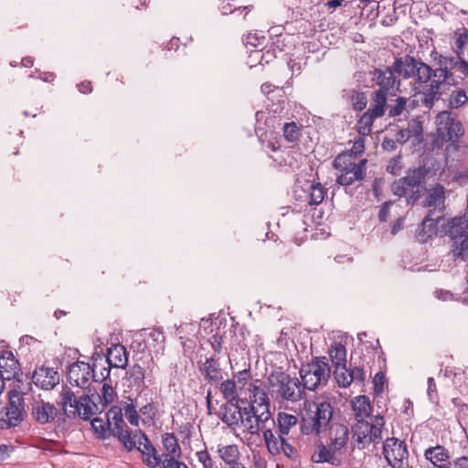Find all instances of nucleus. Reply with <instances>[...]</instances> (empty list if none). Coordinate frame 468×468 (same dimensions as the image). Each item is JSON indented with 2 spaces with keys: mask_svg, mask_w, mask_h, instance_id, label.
I'll list each match as a JSON object with an SVG mask.
<instances>
[{
  "mask_svg": "<svg viewBox=\"0 0 468 468\" xmlns=\"http://www.w3.org/2000/svg\"><path fill=\"white\" fill-rule=\"evenodd\" d=\"M303 125L296 122H284L282 124L283 137L289 143L297 142L302 135Z\"/></svg>",
  "mask_w": 468,
  "mask_h": 468,
  "instance_id": "obj_41",
  "label": "nucleus"
},
{
  "mask_svg": "<svg viewBox=\"0 0 468 468\" xmlns=\"http://www.w3.org/2000/svg\"><path fill=\"white\" fill-rule=\"evenodd\" d=\"M124 416L128 420V421L131 423V425L138 426L139 423V414L136 410L135 406L131 404H126L124 406Z\"/></svg>",
  "mask_w": 468,
  "mask_h": 468,
  "instance_id": "obj_53",
  "label": "nucleus"
},
{
  "mask_svg": "<svg viewBox=\"0 0 468 468\" xmlns=\"http://www.w3.org/2000/svg\"><path fill=\"white\" fill-rule=\"evenodd\" d=\"M440 89L435 88L432 83L430 84L427 90L423 92L422 103L425 107L431 109L433 106L434 101L440 98Z\"/></svg>",
  "mask_w": 468,
  "mask_h": 468,
  "instance_id": "obj_51",
  "label": "nucleus"
},
{
  "mask_svg": "<svg viewBox=\"0 0 468 468\" xmlns=\"http://www.w3.org/2000/svg\"><path fill=\"white\" fill-rule=\"evenodd\" d=\"M149 337L157 345H163L165 343V335L160 328H152L149 333Z\"/></svg>",
  "mask_w": 468,
  "mask_h": 468,
  "instance_id": "obj_62",
  "label": "nucleus"
},
{
  "mask_svg": "<svg viewBox=\"0 0 468 468\" xmlns=\"http://www.w3.org/2000/svg\"><path fill=\"white\" fill-rule=\"evenodd\" d=\"M365 151V141L362 137H359L355 140L354 144L352 148L350 149L349 153L354 156V159L356 155L361 154Z\"/></svg>",
  "mask_w": 468,
  "mask_h": 468,
  "instance_id": "obj_59",
  "label": "nucleus"
},
{
  "mask_svg": "<svg viewBox=\"0 0 468 468\" xmlns=\"http://www.w3.org/2000/svg\"><path fill=\"white\" fill-rule=\"evenodd\" d=\"M92 397L94 398V400L98 402V404L101 407V411L103 410L105 406L112 403L115 397L116 392L114 391L112 386L108 383H103L102 388H101V395L99 394H92Z\"/></svg>",
  "mask_w": 468,
  "mask_h": 468,
  "instance_id": "obj_40",
  "label": "nucleus"
},
{
  "mask_svg": "<svg viewBox=\"0 0 468 468\" xmlns=\"http://www.w3.org/2000/svg\"><path fill=\"white\" fill-rule=\"evenodd\" d=\"M376 119H378V117L366 111L357 122L358 133L363 136L368 135L372 131V125Z\"/></svg>",
  "mask_w": 468,
  "mask_h": 468,
  "instance_id": "obj_44",
  "label": "nucleus"
},
{
  "mask_svg": "<svg viewBox=\"0 0 468 468\" xmlns=\"http://www.w3.org/2000/svg\"><path fill=\"white\" fill-rule=\"evenodd\" d=\"M350 378H353V383L362 385L366 380V372L361 367H354L349 368Z\"/></svg>",
  "mask_w": 468,
  "mask_h": 468,
  "instance_id": "obj_55",
  "label": "nucleus"
},
{
  "mask_svg": "<svg viewBox=\"0 0 468 468\" xmlns=\"http://www.w3.org/2000/svg\"><path fill=\"white\" fill-rule=\"evenodd\" d=\"M161 468H188L184 463L176 460V457H169L162 459L160 462Z\"/></svg>",
  "mask_w": 468,
  "mask_h": 468,
  "instance_id": "obj_57",
  "label": "nucleus"
},
{
  "mask_svg": "<svg viewBox=\"0 0 468 468\" xmlns=\"http://www.w3.org/2000/svg\"><path fill=\"white\" fill-rule=\"evenodd\" d=\"M197 457L203 468H218L216 462L213 461L207 450L197 452Z\"/></svg>",
  "mask_w": 468,
  "mask_h": 468,
  "instance_id": "obj_54",
  "label": "nucleus"
},
{
  "mask_svg": "<svg viewBox=\"0 0 468 468\" xmlns=\"http://www.w3.org/2000/svg\"><path fill=\"white\" fill-rule=\"evenodd\" d=\"M334 367L346 365V349L341 343H334L328 351Z\"/></svg>",
  "mask_w": 468,
  "mask_h": 468,
  "instance_id": "obj_37",
  "label": "nucleus"
},
{
  "mask_svg": "<svg viewBox=\"0 0 468 468\" xmlns=\"http://www.w3.org/2000/svg\"><path fill=\"white\" fill-rule=\"evenodd\" d=\"M383 454L392 468H405L409 463V452L404 441L388 438L383 442Z\"/></svg>",
  "mask_w": 468,
  "mask_h": 468,
  "instance_id": "obj_13",
  "label": "nucleus"
},
{
  "mask_svg": "<svg viewBox=\"0 0 468 468\" xmlns=\"http://www.w3.org/2000/svg\"><path fill=\"white\" fill-rule=\"evenodd\" d=\"M107 423L112 436L117 437L119 441L128 451L132 452L134 447L131 443V434L124 420L122 410L120 407H112L106 413Z\"/></svg>",
  "mask_w": 468,
  "mask_h": 468,
  "instance_id": "obj_11",
  "label": "nucleus"
},
{
  "mask_svg": "<svg viewBox=\"0 0 468 468\" xmlns=\"http://www.w3.org/2000/svg\"><path fill=\"white\" fill-rule=\"evenodd\" d=\"M386 170L388 173L393 176L399 175L401 171L400 155L391 158L387 165Z\"/></svg>",
  "mask_w": 468,
  "mask_h": 468,
  "instance_id": "obj_56",
  "label": "nucleus"
},
{
  "mask_svg": "<svg viewBox=\"0 0 468 468\" xmlns=\"http://www.w3.org/2000/svg\"><path fill=\"white\" fill-rule=\"evenodd\" d=\"M267 395L279 403H296L303 399L304 388L300 379L285 371H272L267 377Z\"/></svg>",
  "mask_w": 468,
  "mask_h": 468,
  "instance_id": "obj_3",
  "label": "nucleus"
},
{
  "mask_svg": "<svg viewBox=\"0 0 468 468\" xmlns=\"http://www.w3.org/2000/svg\"><path fill=\"white\" fill-rule=\"evenodd\" d=\"M339 451L332 447L329 443L325 446L321 441H318L315 450L311 456V460L316 463H329L334 466L341 464V458L338 456Z\"/></svg>",
  "mask_w": 468,
  "mask_h": 468,
  "instance_id": "obj_20",
  "label": "nucleus"
},
{
  "mask_svg": "<svg viewBox=\"0 0 468 468\" xmlns=\"http://www.w3.org/2000/svg\"><path fill=\"white\" fill-rule=\"evenodd\" d=\"M282 452L290 459H294L296 457V449L287 441L286 438L284 439L282 445L279 448V454Z\"/></svg>",
  "mask_w": 468,
  "mask_h": 468,
  "instance_id": "obj_58",
  "label": "nucleus"
},
{
  "mask_svg": "<svg viewBox=\"0 0 468 468\" xmlns=\"http://www.w3.org/2000/svg\"><path fill=\"white\" fill-rule=\"evenodd\" d=\"M60 405L69 418L75 419L80 414L78 398L69 387H63L60 392Z\"/></svg>",
  "mask_w": 468,
  "mask_h": 468,
  "instance_id": "obj_27",
  "label": "nucleus"
},
{
  "mask_svg": "<svg viewBox=\"0 0 468 468\" xmlns=\"http://www.w3.org/2000/svg\"><path fill=\"white\" fill-rule=\"evenodd\" d=\"M57 414V408L41 399H34L31 405V416L38 424L44 425L52 422Z\"/></svg>",
  "mask_w": 468,
  "mask_h": 468,
  "instance_id": "obj_18",
  "label": "nucleus"
},
{
  "mask_svg": "<svg viewBox=\"0 0 468 468\" xmlns=\"http://www.w3.org/2000/svg\"><path fill=\"white\" fill-rule=\"evenodd\" d=\"M240 395L249 393L248 406L249 411H254L255 421L262 429V424L268 421L271 417V401L266 390L262 388L261 379H253L250 369L240 370L233 375L232 378Z\"/></svg>",
  "mask_w": 468,
  "mask_h": 468,
  "instance_id": "obj_2",
  "label": "nucleus"
},
{
  "mask_svg": "<svg viewBox=\"0 0 468 468\" xmlns=\"http://www.w3.org/2000/svg\"><path fill=\"white\" fill-rule=\"evenodd\" d=\"M424 457L436 468H450V452L442 445L431 446L424 451Z\"/></svg>",
  "mask_w": 468,
  "mask_h": 468,
  "instance_id": "obj_22",
  "label": "nucleus"
},
{
  "mask_svg": "<svg viewBox=\"0 0 468 468\" xmlns=\"http://www.w3.org/2000/svg\"><path fill=\"white\" fill-rule=\"evenodd\" d=\"M201 326H203L205 330L210 327V333H213L215 330L214 324L209 319H202ZM216 330L217 332L209 338V343L214 352L219 354L222 350L223 336L218 333V326H216Z\"/></svg>",
  "mask_w": 468,
  "mask_h": 468,
  "instance_id": "obj_39",
  "label": "nucleus"
},
{
  "mask_svg": "<svg viewBox=\"0 0 468 468\" xmlns=\"http://www.w3.org/2000/svg\"><path fill=\"white\" fill-rule=\"evenodd\" d=\"M468 101L466 92L462 89L453 90L448 99V105L451 109H458Z\"/></svg>",
  "mask_w": 468,
  "mask_h": 468,
  "instance_id": "obj_47",
  "label": "nucleus"
},
{
  "mask_svg": "<svg viewBox=\"0 0 468 468\" xmlns=\"http://www.w3.org/2000/svg\"><path fill=\"white\" fill-rule=\"evenodd\" d=\"M78 408H80V414L77 417L81 420H88L91 416L101 412L100 405L94 400L92 395L83 394L78 398Z\"/></svg>",
  "mask_w": 468,
  "mask_h": 468,
  "instance_id": "obj_28",
  "label": "nucleus"
},
{
  "mask_svg": "<svg viewBox=\"0 0 468 468\" xmlns=\"http://www.w3.org/2000/svg\"><path fill=\"white\" fill-rule=\"evenodd\" d=\"M269 421H271L273 427L276 425L275 420L271 418L268 421L262 424L263 428L261 429L260 431H262L263 439L268 452L271 455L275 456L279 454V448L281 445H282L285 436L282 435L279 431H274L271 428H268L266 425Z\"/></svg>",
  "mask_w": 468,
  "mask_h": 468,
  "instance_id": "obj_21",
  "label": "nucleus"
},
{
  "mask_svg": "<svg viewBox=\"0 0 468 468\" xmlns=\"http://www.w3.org/2000/svg\"><path fill=\"white\" fill-rule=\"evenodd\" d=\"M410 136H411L410 129H400L396 133L395 140L397 141L398 144H403L406 142H408V140L410 138Z\"/></svg>",
  "mask_w": 468,
  "mask_h": 468,
  "instance_id": "obj_64",
  "label": "nucleus"
},
{
  "mask_svg": "<svg viewBox=\"0 0 468 468\" xmlns=\"http://www.w3.org/2000/svg\"><path fill=\"white\" fill-rule=\"evenodd\" d=\"M438 136L446 142L455 141L463 134L462 123L450 112H441L436 117Z\"/></svg>",
  "mask_w": 468,
  "mask_h": 468,
  "instance_id": "obj_16",
  "label": "nucleus"
},
{
  "mask_svg": "<svg viewBox=\"0 0 468 468\" xmlns=\"http://www.w3.org/2000/svg\"><path fill=\"white\" fill-rule=\"evenodd\" d=\"M406 197V203L407 205L413 206L416 204L420 198L421 197V190L417 187L416 189H413L408 193L407 196H404Z\"/></svg>",
  "mask_w": 468,
  "mask_h": 468,
  "instance_id": "obj_63",
  "label": "nucleus"
},
{
  "mask_svg": "<svg viewBox=\"0 0 468 468\" xmlns=\"http://www.w3.org/2000/svg\"><path fill=\"white\" fill-rule=\"evenodd\" d=\"M388 94L383 93L381 90H374L371 93V102L369 108L367 111L370 112L372 114L378 116V118L384 116L388 109Z\"/></svg>",
  "mask_w": 468,
  "mask_h": 468,
  "instance_id": "obj_31",
  "label": "nucleus"
},
{
  "mask_svg": "<svg viewBox=\"0 0 468 468\" xmlns=\"http://www.w3.org/2000/svg\"><path fill=\"white\" fill-rule=\"evenodd\" d=\"M217 452L220 459L228 464L235 463V461L239 460V450L236 444L218 445Z\"/></svg>",
  "mask_w": 468,
  "mask_h": 468,
  "instance_id": "obj_36",
  "label": "nucleus"
},
{
  "mask_svg": "<svg viewBox=\"0 0 468 468\" xmlns=\"http://www.w3.org/2000/svg\"><path fill=\"white\" fill-rule=\"evenodd\" d=\"M394 69L405 79L414 78L416 83L420 85L431 82L432 68L414 57L407 55L397 58L394 61Z\"/></svg>",
  "mask_w": 468,
  "mask_h": 468,
  "instance_id": "obj_8",
  "label": "nucleus"
},
{
  "mask_svg": "<svg viewBox=\"0 0 468 468\" xmlns=\"http://www.w3.org/2000/svg\"><path fill=\"white\" fill-rule=\"evenodd\" d=\"M452 49L458 57L463 54L464 48L468 46V29L462 28L454 32Z\"/></svg>",
  "mask_w": 468,
  "mask_h": 468,
  "instance_id": "obj_43",
  "label": "nucleus"
},
{
  "mask_svg": "<svg viewBox=\"0 0 468 468\" xmlns=\"http://www.w3.org/2000/svg\"><path fill=\"white\" fill-rule=\"evenodd\" d=\"M409 102V99L405 97H398L393 101V104L388 107V116L389 117H397L403 113V112L407 109Z\"/></svg>",
  "mask_w": 468,
  "mask_h": 468,
  "instance_id": "obj_49",
  "label": "nucleus"
},
{
  "mask_svg": "<svg viewBox=\"0 0 468 468\" xmlns=\"http://www.w3.org/2000/svg\"><path fill=\"white\" fill-rule=\"evenodd\" d=\"M130 441L134 445L133 451L136 449L142 453L143 461L148 467L155 468L160 465L162 456L157 453L144 432L141 430L135 431L131 434Z\"/></svg>",
  "mask_w": 468,
  "mask_h": 468,
  "instance_id": "obj_15",
  "label": "nucleus"
},
{
  "mask_svg": "<svg viewBox=\"0 0 468 468\" xmlns=\"http://www.w3.org/2000/svg\"><path fill=\"white\" fill-rule=\"evenodd\" d=\"M384 425V418L380 415H376L370 418V421L366 420L356 422L352 430L354 436L356 437L357 443L365 447L370 443L378 444L382 441V429Z\"/></svg>",
  "mask_w": 468,
  "mask_h": 468,
  "instance_id": "obj_9",
  "label": "nucleus"
},
{
  "mask_svg": "<svg viewBox=\"0 0 468 468\" xmlns=\"http://www.w3.org/2000/svg\"><path fill=\"white\" fill-rule=\"evenodd\" d=\"M445 188L441 184L431 187L424 200V207L432 208V214L436 210L441 211L444 208Z\"/></svg>",
  "mask_w": 468,
  "mask_h": 468,
  "instance_id": "obj_26",
  "label": "nucleus"
},
{
  "mask_svg": "<svg viewBox=\"0 0 468 468\" xmlns=\"http://www.w3.org/2000/svg\"><path fill=\"white\" fill-rule=\"evenodd\" d=\"M313 406L314 410L310 408L302 416L300 429L303 434L320 436L335 421L334 408L326 400L314 402Z\"/></svg>",
  "mask_w": 468,
  "mask_h": 468,
  "instance_id": "obj_4",
  "label": "nucleus"
},
{
  "mask_svg": "<svg viewBox=\"0 0 468 468\" xmlns=\"http://www.w3.org/2000/svg\"><path fill=\"white\" fill-rule=\"evenodd\" d=\"M352 107L355 111L361 112L367 105V97L366 92L360 90H353L350 96Z\"/></svg>",
  "mask_w": 468,
  "mask_h": 468,
  "instance_id": "obj_50",
  "label": "nucleus"
},
{
  "mask_svg": "<svg viewBox=\"0 0 468 468\" xmlns=\"http://www.w3.org/2000/svg\"><path fill=\"white\" fill-rule=\"evenodd\" d=\"M298 422V418L295 415L286 412H279L277 415L278 430L282 435H288L291 428L295 426Z\"/></svg>",
  "mask_w": 468,
  "mask_h": 468,
  "instance_id": "obj_38",
  "label": "nucleus"
},
{
  "mask_svg": "<svg viewBox=\"0 0 468 468\" xmlns=\"http://www.w3.org/2000/svg\"><path fill=\"white\" fill-rule=\"evenodd\" d=\"M32 380L37 387L45 390H50L58 385L60 378L58 371L53 367L42 366L35 369Z\"/></svg>",
  "mask_w": 468,
  "mask_h": 468,
  "instance_id": "obj_19",
  "label": "nucleus"
},
{
  "mask_svg": "<svg viewBox=\"0 0 468 468\" xmlns=\"http://www.w3.org/2000/svg\"><path fill=\"white\" fill-rule=\"evenodd\" d=\"M452 69L434 68L432 69L431 83L435 88H441V85L446 83L452 77Z\"/></svg>",
  "mask_w": 468,
  "mask_h": 468,
  "instance_id": "obj_45",
  "label": "nucleus"
},
{
  "mask_svg": "<svg viewBox=\"0 0 468 468\" xmlns=\"http://www.w3.org/2000/svg\"><path fill=\"white\" fill-rule=\"evenodd\" d=\"M385 383V376L382 372H378L373 379L374 391L376 394H380L383 392Z\"/></svg>",
  "mask_w": 468,
  "mask_h": 468,
  "instance_id": "obj_60",
  "label": "nucleus"
},
{
  "mask_svg": "<svg viewBox=\"0 0 468 468\" xmlns=\"http://www.w3.org/2000/svg\"><path fill=\"white\" fill-rule=\"evenodd\" d=\"M352 408L355 412L356 422L366 420L367 418L370 417L372 407L368 397H356L352 400Z\"/></svg>",
  "mask_w": 468,
  "mask_h": 468,
  "instance_id": "obj_32",
  "label": "nucleus"
},
{
  "mask_svg": "<svg viewBox=\"0 0 468 468\" xmlns=\"http://www.w3.org/2000/svg\"><path fill=\"white\" fill-rule=\"evenodd\" d=\"M431 58L433 60L434 68L456 69L462 72L461 63L462 58L447 57L440 54L436 49L431 52Z\"/></svg>",
  "mask_w": 468,
  "mask_h": 468,
  "instance_id": "obj_34",
  "label": "nucleus"
},
{
  "mask_svg": "<svg viewBox=\"0 0 468 468\" xmlns=\"http://www.w3.org/2000/svg\"><path fill=\"white\" fill-rule=\"evenodd\" d=\"M428 388L427 394L431 401L435 402L438 399V392L436 388V383L433 378H428Z\"/></svg>",
  "mask_w": 468,
  "mask_h": 468,
  "instance_id": "obj_61",
  "label": "nucleus"
},
{
  "mask_svg": "<svg viewBox=\"0 0 468 468\" xmlns=\"http://www.w3.org/2000/svg\"><path fill=\"white\" fill-rule=\"evenodd\" d=\"M335 378L341 388H347L353 383V378H350L349 369L345 366H336L334 370Z\"/></svg>",
  "mask_w": 468,
  "mask_h": 468,
  "instance_id": "obj_46",
  "label": "nucleus"
},
{
  "mask_svg": "<svg viewBox=\"0 0 468 468\" xmlns=\"http://www.w3.org/2000/svg\"><path fill=\"white\" fill-rule=\"evenodd\" d=\"M299 373L304 390L314 391L319 386L327 384L331 368L325 356H316L310 363L303 365Z\"/></svg>",
  "mask_w": 468,
  "mask_h": 468,
  "instance_id": "obj_6",
  "label": "nucleus"
},
{
  "mask_svg": "<svg viewBox=\"0 0 468 468\" xmlns=\"http://www.w3.org/2000/svg\"><path fill=\"white\" fill-rule=\"evenodd\" d=\"M219 389L226 399L219 409L222 422L233 431L243 429L250 435L259 434L261 426L255 421L256 413L248 410V399L240 398L236 382L233 379L224 380L220 383Z\"/></svg>",
  "mask_w": 468,
  "mask_h": 468,
  "instance_id": "obj_1",
  "label": "nucleus"
},
{
  "mask_svg": "<svg viewBox=\"0 0 468 468\" xmlns=\"http://www.w3.org/2000/svg\"><path fill=\"white\" fill-rule=\"evenodd\" d=\"M90 424L98 438L106 439L112 436L107 420L104 421L102 419L96 417Z\"/></svg>",
  "mask_w": 468,
  "mask_h": 468,
  "instance_id": "obj_48",
  "label": "nucleus"
},
{
  "mask_svg": "<svg viewBox=\"0 0 468 468\" xmlns=\"http://www.w3.org/2000/svg\"><path fill=\"white\" fill-rule=\"evenodd\" d=\"M200 371L210 383H218L222 379V370L218 358L207 357L200 367Z\"/></svg>",
  "mask_w": 468,
  "mask_h": 468,
  "instance_id": "obj_29",
  "label": "nucleus"
},
{
  "mask_svg": "<svg viewBox=\"0 0 468 468\" xmlns=\"http://www.w3.org/2000/svg\"><path fill=\"white\" fill-rule=\"evenodd\" d=\"M128 356L129 353L126 347L121 344L112 345L107 350V355L105 357V362L110 366L115 368H126L128 365Z\"/></svg>",
  "mask_w": 468,
  "mask_h": 468,
  "instance_id": "obj_23",
  "label": "nucleus"
},
{
  "mask_svg": "<svg viewBox=\"0 0 468 468\" xmlns=\"http://www.w3.org/2000/svg\"><path fill=\"white\" fill-rule=\"evenodd\" d=\"M395 73L394 63L391 67L374 69L370 72L372 81L378 87L377 90L390 96H396L400 86V80L396 78Z\"/></svg>",
  "mask_w": 468,
  "mask_h": 468,
  "instance_id": "obj_17",
  "label": "nucleus"
},
{
  "mask_svg": "<svg viewBox=\"0 0 468 468\" xmlns=\"http://www.w3.org/2000/svg\"><path fill=\"white\" fill-rule=\"evenodd\" d=\"M25 402L21 393L16 390L9 392V401L0 411V428L2 430L16 427L24 419Z\"/></svg>",
  "mask_w": 468,
  "mask_h": 468,
  "instance_id": "obj_10",
  "label": "nucleus"
},
{
  "mask_svg": "<svg viewBox=\"0 0 468 468\" xmlns=\"http://www.w3.org/2000/svg\"><path fill=\"white\" fill-rule=\"evenodd\" d=\"M130 441L134 445L133 451L136 449L142 453L143 461L148 467L155 468L160 465L162 456L157 453L144 432L141 430L135 431L131 434Z\"/></svg>",
  "mask_w": 468,
  "mask_h": 468,
  "instance_id": "obj_14",
  "label": "nucleus"
},
{
  "mask_svg": "<svg viewBox=\"0 0 468 468\" xmlns=\"http://www.w3.org/2000/svg\"><path fill=\"white\" fill-rule=\"evenodd\" d=\"M330 444L339 452L346 448L348 441V428L345 424L334 421L327 429Z\"/></svg>",
  "mask_w": 468,
  "mask_h": 468,
  "instance_id": "obj_25",
  "label": "nucleus"
},
{
  "mask_svg": "<svg viewBox=\"0 0 468 468\" xmlns=\"http://www.w3.org/2000/svg\"><path fill=\"white\" fill-rule=\"evenodd\" d=\"M429 173L430 168L425 165L410 170L407 173V176L396 180L391 185L392 193L399 197L407 196L410 191L419 187L422 183H424Z\"/></svg>",
  "mask_w": 468,
  "mask_h": 468,
  "instance_id": "obj_12",
  "label": "nucleus"
},
{
  "mask_svg": "<svg viewBox=\"0 0 468 468\" xmlns=\"http://www.w3.org/2000/svg\"><path fill=\"white\" fill-rule=\"evenodd\" d=\"M104 360L102 353H94L91 356L92 365L83 361H77L69 366L67 380L71 386L85 389L90 387V381L99 382L97 367Z\"/></svg>",
  "mask_w": 468,
  "mask_h": 468,
  "instance_id": "obj_5",
  "label": "nucleus"
},
{
  "mask_svg": "<svg viewBox=\"0 0 468 468\" xmlns=\"http://www.w3.org/2000/svg\"><path fill=\"white\" fill-rule=\"evenodd\" d=\"M139 412L143 417V421L147 423L154 420L157 414V409L154 403H147L140 409Z\"/></svg>",
  "mask_w": 468,
  "mask_h": 468,
  "instance_id": "obj_52",
  "label": "nucleus"
},
{
  "mask_svg": "<svg viewBox=\"0 0 468 468\" xmlns=\"http://www.w3.org/2000/svg\"><path fill=\"white\" fill-rule=\"evenodd\" d=\"M432 210H429L428 215L423 218L420 229L417 232L419 239L422 242H426L429 238H431L437 232L438 219L440 216L434 218Z\"/></svg>",
  "mask_w": 468,
  "mask_h": 468,
  "instance_id": "obj_30",
  "label": "nucleus"
},
{
  "mask_svg": "<svg viewBox=\"0 0 468 468\" xmlns=\"http://www.w3.org/2000/svg\"><path fill=\"white\" fill-rule=\"evenodd\" d=\"M19 371V363L10 351H5L0 356V377L5 380L16 378Z\"/></svg>",
  "mask_w": 468,
  "mask_h": 468,
  "instance_id": "obj_24",
  "label": "nucleus"
},
{
  "mask_svg": "<svg viewBox=\"0 0 468 468\" xmlns=\"http://www.w3.org/2000/svg\"><path fill=\"white\" fill-rule=\"evenodd\" d=\"M326 189L320 183H312L308 189V204L319 205L324 199Z\"/></svg>",
  "mask_w": 468,
  "mask_h": 468,
  "instance_id": "obj_42",
  "label": "nucleus"
},
{
  "mask_svg": "<svg viewBox=\"0 0 468 468\" xmlns=\"http://www.w3.org/2000/svg\"><path fill=\"white\" fill-rule=\"evenodd\" d=\"M367 159L358 163L350 154H339L334 160V167L338 171L336 182L341 186H350L356 181H362L366 175Z\"/></svg>",
  "mask_w": 468,
  "mask_h": 468,
  "instance_id": "obj_7",
  "label": "nucleus"
},
{
  "mask_svg": "<svg viewBox=\"0 0 468 468\" xmlns=\"http://www.w3.org/2000/svg\"><path fill=\"white\" fill-rule=\"evenodd\" d=\"M144 370L138 364L130 367L125 373V378L129 382V388H134L136 391L144 388Z\"/></svg>",
  "mask_w": 468,
  "mask_h": 468,
  "instance_id": "obj_33",
  "label": "nucleus"
},
{
  "mask_svg": "<svg viewBox=\"0 0 468 468\" xmlns=\"http://www.w3.org/2000/svg\"><path fill=\"white\" fill-rule=\"evenodd\" d=\"M162 444L166 451V453L161 454L162 459H167L169 457L178 458L181 456V448L174 433H165L162 436Z\"/></svg>",
  "mask_w": 468,
  "mask_h": 468,
  "instance_id": "obj_35",
  "label": "nucleus"
}]
</instances>
